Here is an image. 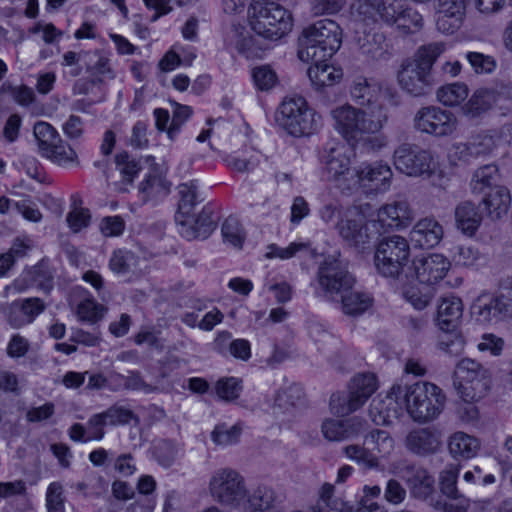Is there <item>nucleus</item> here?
Returning a JSON list of instances; mask_svg holds the SVG:
<instances>
[{
	"label": "nucleus",
	"mask_w": 512,
	"mask_h": 512,
	"mask_svg": "<svg viewBox=\"0 0 512 512\" xmlns=\"http://www.w3.org/2000/svg\"><path fill=\"white\" fill-rule=\"evenodd\" d=\"M352 9L356 23L371 25L381 20L404 34L414 33L422 26V16L400 0H357Z\"/></svg>",
	"instance_id": "nucleus-1"
},
{
	"label": "nucleus",
	"mask_w": 512,
	"mask_h": 512,
	"mask_svg": "<svg viewBox=\"0 0 512 512\" xmlns=\"http://www.w3.org/2000/svg\"><path fill=\"white\" fill-rule=\"evenodd\" d=\"M444 50L445 45L442 42L419 47L413 58L403 62L398 72L400 87L414 97L430 93L434 86L432 67Z\"/></svg>",
	"instance_id": "nucleus-2"
},
{
	"label": "nucleus",
	"mask_w": 512,
	"mask_h": 512,
	"mask_svg": "<svg viewBox=\"0 0 512 512\" xmlns=\"http://www.w3.org/2000/svg\"><path fill=\"white\" fill-rule=\"evenodd\" d=\"M341 44L339 24L332 19H321L303 29L298 38V57L303 62H325Z\"/></svg>",
	"instance_id": "nucleus-3"
},
{
	"label": "nucleus",
	"mask_w": 512,
	"mask_h": 512,
	"mask_svg": "<svg viewBox=\"0 0 512 512\" xmlns=\"http://www.w3.org/2000/svg\"><path fill=\"white\" fill-rule=\"evenodd\" d=\"M406 409L411 418L419 423L436 419L442 412L446 397L443 391L430 382H417L402 387Z\"/></svg>",
	"instance_id": "nucleus-4"
},
{
	"label": "nucleus",
	"mask_w": 512,
	"mask_h": 512,
	"mask_svg": "<svg viewBox=\"0 0 512 512\" xmlns=\"http://www.w3.org/2000/svg\"><path fill=\"white\" fill-rule=\"evenodd\" d=\"M492 384L488 368L472 358H463L456 364L453 386L462 401L478 402L484 398Z\"/></svg>",
	"instance_id": "nucleus-5"
},
{
	"label": "nucleus",
	"mask_w": 512,
	"mask_h": 512,
	"mask_svg": "<svg viewBox=\"0 0 512 512\" xmlns=\"http://www.w3.org/2000/svg\"><path fill=\"white\" fill-rule=\"evenodd\" d=\"M249 16L252 30L269 40L282 38L293 26L291 13L273 1L251 4Z\"/></svg>",
	"instance_id": "nucleus-6"
},
{
	"label": "nucleus",
	"mask_w": 512,
	"mask_h": 512,
	"mask_svg": "<svg viewBox=\"0 0 512 512\" xmlns=\"http://www.w3.org/2000/svg\"><path fill=\"white\" fill-rule=\"evenodd\" d=\"M276 121L295 137L314 134L322 125L321 116L301 96L285 98L277 109Z\"/></svg>",
	"instance_id": "nucleus-7"
},
{
	"label": "nucleus",
	"mask_w": 512,
	"mask_h": 512,
	"mask_svg": "<svg viewBox=\"0 0 512 512\" xmlns=\"http://www.w3.org/2000/svg\"><path fill=\"white\" fill-rule=\"evenodd\" d=\"M410 245L400 235L386 236L376 244L374 264L379 274L400 279L410 260Z\"/></svg>",
	"instance_id": "nucleus-8"
},
{
	"label": "nucleus",
	"mask_w": 512,
	"mask_h": 512,
	"mask_svg": "<svg viewBox=\"0 0 512 512\" xmlns=\"http://www.w3.org/2000/svg\"><path fill=\"white\" fill-rule=\"evenodd\" d=\"M208 488L213 500L224 507L240 508L248 497L244 476L230 467L215 470L210 477Z\"/></svg>",
	"instance_id": "nucleus-9"
},
{
	"label": "nucleus",
	"mask_w": 512,
	"mask_h": 512,
	"mask_svg": "<svg viewBox=\"0 0 512 512\" xmlns=\"http://www.w3.org/2000/svg\"><path fill=\"white\" fill-rule=\"evenodd\" d=\"M394 449V440L386 430L375 429L364 437L363 445H347L343 453L364 469L380 467V458L388 456Z\"/></svg>",
	"instance_id": "nucleus-10"
},
{
	"label": "nucleus",
	"mask_w": 512,
	"mask_h": 512,
	"mask_svg": "<svg viewBox=\"0 0 512 512\" xmlns=\"http://www.w3.org/2000/svg\"><path fill=\"white\" fill-rule=\"evenodd\" d=\"M393 164L410 177H430L436 169L432 153L412 143H402L394 150Z\"/></svg>",
	"instance_id": "nucleus-11"
},
{
	"label": "nucleus",
	"mask_w": 512,
	"mask_h": 512,
	"mask_svg": "<svg viewBox=\"0 0 512 512\" xmlns=\"http://www.w3.org/2000/svg\"><path fill=\"white\" fill-rule=\"evenodd\" d=\"M323 174L327 181L333 182L338 188L350 189L355 176L351 169L350 156L342 144L326 147L322 155Z\"/></svg>",
	"instance_id": "nucleus-12"
},
{
	"label": "nucleus",
	"mask_w": 512,
	"mask_h": 512,
	"mask_svg": "<svg viewBox=\"0 0 512 512\" xmlns=\"http://www.w3.org/2000/svg\"><path fill=\"white\" fill-rule=\"evenodd\" d=\"M317 281L324 296L329 299H334L336 295L351 290L354 284L353 276L347 271L342 261L334 256L325 258L320 264Z\"/></svg>",
	"instance_id": "nucleus-13"
},
{
	"label": "nucleus",
	"mask_w": 512,
	"mask_h": 512,
	"mask_svg": "<svg viewBox=\"0 0 512 512\" xmlns=\"http://www.w3.org/2000/svg\"><path fill=\"white\" fill-rule=\"evenodd\" d=\"M378 388L377 378L373 373H361L354 376L349 384V393L339 405L336 398H331V409L337 415H348L362 407Z\"/></svg>",
	"instance_id": "nucleus-14"
},
{
	"label": "nucleus",
	"mask_w": 512,
	"mask_h": 512,
	"mask_svg": "<svg viewBox=\"0 0 512 512\" xmlns=\"http://www.w3.org/2000/svg\"><path fill=\"white\" fill-rule=\"evenodd\" d=\"M336 228L342 240L357 252L370 249L379 234L376 221L364 222L348 217L340 219Z\"/></svg>",
	"instance_id": "nucleus-15"
},
{
	"label": "nucleus",
	"mask_w": 512,
	"mask_h": 512,
	"mask_svg": "<svg viewBox=\"0 0 512 512\" xmlns=\"http://www.w3.org/2000/svg\"><path fill=\"white\" fill-rule=\"evenodd\" d=\"M457 127V119L448 110L436 106H427L419 109L414 116V128L434 137L451 135Z\"/></svg>",
	"instance_id": "nucleus-16"
},
{
	"label": "nucleus",
	"mask_w": 512,
	"mask_h": 512,
	"mask_svg": "<svg viewBox=\"0 0 512 512\" xmlns=\"http://www.w3.org/2000/svg\"><path fill=\"white\" fill-rule=\"evenodd\" d=\"M337 130L348 141H358L366 134L365 110L343 105L331 111Z\"/></svg>",
	"instance_id": "nucleus-17"
},
{
	"label": "nucleus",
	"mask_w": 512,
	"mask_h": 512,
	"mask_svg": "<svg viewBox=\"0 0 512 512\" xmlns=\"http://www.w3.org/2000/svg\"><path fill=\"white\" fill-rule=\"evenodd\" d=\"M393 173L391 168L382 162L363 163L355 168L352 186L359 185L375 192H385L390 187Z\"/></svg>",
	"instance_id": "nucleus-18"
},
{
	"label": "nucleus",
	"mask_w": 512,
	"mask_h": 512,
	"mask_svg": "<svg viewBox=\"0 0 512 512\" xmlns=\"http://www.w3.org/2000/svg\"><path fill=\"white\" fill-rule=\"evenodd\" d=\"M367 429V422L360 417L348 419L327 418L321 424L323 437L331 442H341L358 437Z\"/></svg>",
	"instance_id": "nucleus-19"
},
{
	"label": "nucleus",
	"mask_w": 512,
	"mask_h": 512,
	"mask_svg": "<svg viewBox=\"0 0 512 512\" xmlns=\"http://www.w3.org/2000/svg\"><path fill=\"white\" fill-rule=\"evenodd\" d=\"M413 268L419 283L433 285L446 276L450 262L442 254L433 253L414 259Z\"/></svg>",
	"instance_id": "nucleus-20"
},
{
	"label": "nucleus",
	"mask_w": 512,
	"mask_h": 512,
	"mask_svg": "<svg viewBox=\"0 0 512 512\" xmlns=\"http://www.w3.org/2000/svg\"><path fill=\"white\" fill-rule=\"evenodd\" d=\"M361 55L371 62H386L393 55V46L383 32L363 33L355 37Z\"/></svg>",
	"instance_id": "nucleus-21"
},
{
	"label": "nucleus",
	"mask_w": 512,
	"mask_h": 512,
	"mask_svg": "<svg viewBox=\"0 0 512 512\" xmlns=\"http://www.w3.org/2000/svg\"><path fill=\"white\" fill-rule=\"evenodd\" d=\"M498 141L499 138L492 134L476 135L465 143L454 144V156L465 163L479 157L490 156L497 148Z\"/></svg>",
	"instance_id": "nucleus-22"
},
{
	"label": "nucleus",
	"mask_w": 512,
	"mask_h": 512,
	"mask_svg": "<svg viewBox=\"0 0 512 512\" xmlns=\"http://www.w3.org/2000/svg\"><path fill=\"white\" fill-rule=\"evenodd\" d=\"M467 0H438L436 25L439 31L454 33L461 25Z\"/></svg>",
	"instance_id": "nucleus-23"
},
{
	"label": "nucleus",
	"mask_w": 512,
	"mask_h": 512,
	"mask_svg": "<svg viewBox=\"0 0 512 512\" xmlns=\"http://www.w3.org/2000/svg\"><path fill=\"white\" fill-rule=\"evenodd\" d=\"M376 223L379 226H388L391 228H406L415 218L414 211L410 205L404 201H394L382 206L377 213Z\"/></svg>",
	"instance_id": "nucleus-24"
},
{
	"label": "nucleus",
	"mask_w": 512,
	"mask_h": 512,
	"mask_svg": "<svg viewBox=\"0 0 512 512\" xmlns=\"http://www.w3.org/2000/svg\"><path fill=\"white\" fill-rule=\"evenodd\" d=\"M509 305L504 297L480 296L471 310L480 323L498 322L508 315Z\"/></svg>",
	"instance_id": "nucleus-25"
},
{
	"label": "nucleus",
	"mask_w": 512,
	"mask_h": 512,
	"mask_svg": "<svg viewBox=\"0 0 512 512\" xmlns=\"http://www.w3.org/2000/svg\"><path fill=\"white\" fill-rule=\"evenodd\" d=\"M454 219L459 231L469 237L474 236L483 220L480 204L471 200L459 202L454 209Z\"/></svg>",
	"instance_id": "nucleus-26"
},
{
	"label": "nucleus",
	"mask_w": 512,
	"mask_h": 512,
	"mask_svg": "<svg viewBox=\"0 0 512 512\" xmlns=\"http://www.w3.org/2000/svg\"><path fill=\"white\" fill-rule=\"evenodd\" d=\"M443 227L432 217L420 219L412 228L410 238L420 248H433L443 238Z\"/></svg>",
	"instance_id": "nucleus-27"
},
{
	"label": "nucleus",
	"mask_w": 512,
	"mask_h": 512,
	"mask_svg": "<svg viewBox=\"0 0 512 512\" xmlns=\"http://www.w3.org/2000/svg\"><path fill=\"white\" fill-rule=\"evenodd\" d=\"M502 186H504L502 176L495 164H486L477 168L469 182L470 191L474 195H485Z\"/></svg>",
	"instance_id": "nucleus-28"
},
{
	"label": "nucleus",
	"mask_w": 512,
	"mask_h": 512,
	"mask_svg": "<svg viewBox=\"0 0 512 512\" xmlns=\"http://www.w3.org/2000/svg\"><path fill=\"white\" fill-rule=\"evenodd\" d=\"M179 225L181 235L187 240L206 239L216 227L212 211L208 208H203L195 219L191 214L190 218L179 220Z\"/></svg>",
	"instance_id": "nucleus-29"
},
{
	"label": "nucleus",
	"mask_w": 512,
	"mask_h": 512,
	"mask_svg": "<svg viewBox=\"0 0 512 512\" xmlns=\"http://www.w3.org/2000/svg\"><path fill=\"white\" fill-rule=\"evenodd\" d=\"M250 512H278L282 496L273 487L260 484L246 498Z\"/></svg>",
	"instance_id": "nucleus-30"
},
{
	"label": "nucleus",
	"mask_w": 512,
	"mask_h": 512,
	"mask_svg": "<svg viewBox=\"0 0 512 512\" xmlns=\"http://www.w3.org/2000/svg\"><path fill=\"white\" fill-rule=\"evenodd\" d=\"M463 313L460 298H443L437 310V324L443 332L455 331Z\"/></svg>",
	"instance_id": "nucleus-31"
},
{
	"label": "nucleus",
	"mask_w": 512,
	"mask_h": 512,
	"mask_svg": "<svg viewBox=\"0 0 512 512\" xmlns=\"http://www.w3.org/2000/svg\"><path fill=\"white\" fill-rule=\"evenodd\" d=\"M402 392V386L395 385L385 399H373L369 407V416L376 425L391 423L392 418L396 416V410L390 409L389 406L402 395Z\"/></svg>",
	"instance_id": "nucleus-32"
},
{
	"label": "nucleus",
	"mask_w": 512,
	"mask_h": 512,
	"mask_svg": "<svg viewBox=\"0 0 512 512\" xmlns=\"http://www.w3.org/2000/svg\"><path fill=\"white\" fill-rule=\"evenodd\" d=\"M439 436L429 429H418L410 432L406 438L407 448L418 455L435 453L440 447Z\"/></svg>",
	"instance_id": "nucleus-33"
},
{
	"label": "nucleus",
	"mask_w": 512,
	"mask_h": 512,
	"mask_svg": "<svg viewBox=\"0 0 512 512\" xmlns=\"http://www.w3.org/2000/svg\"><path fill=\"white\" fill-rule=\"evenodd\" d=\"M170 182L159 173H150L139 186V192L144 201H154L164 199L170 193Z\"/></svg>",
	"instance_id": "nucleus-34"
},
{
	"label": "nucleus",
	"mask_w": 512,
	"mask_h": 512,
	"mask_svg": "<svg viewBox=\"0 0 512 512\" xmlns=\"http://www.w3.org/2000/svg\"><path fill=\"white\" fill-rule=\"evenodd\" d=\"M30 286H37L39 289L49 292L53 287V277L44 266H35L14 282V287L19 292Z\"/></svg>",
	"instance_id": "nucleus-35"
},
{
	"label": "nucleus",
	"mask_w": 512,
	"mask_h": 512,
	"mask_svg": "<svg viewBox=\"0 0 512 512\" xmlns=\"http://www.w3.org/2000/svg\"><path fill=\"white\" fill-rule=\"evenodd\" d=\"M407 483L411 493L419 499H427L434 492L435 480L428 471L421 467H411L408 470Z\"/></svg>",
	"instance_id": "nucleus-36"
},
{
	"label": "nucleus",
	"mask_w": 512,
	"mask_h": 512,
	"mask_svg": "<svg viewBox=\"0 0 512 512\" xmlns=\"http://www.w3.org/2000/svg\"><path fill=\"white\" fill-rule=\"evenodd\" d=\"M52 145H48L44 147L40 154L49 159L54 164L59 166H69V165H77L78 164V156L75 150L66 142H64L61 137H59V141L52 142Z\"/></svg>",
	"instance_id": "nucleus-37"
},
{
	"label": "nucleus",
	"mask_w": 512,
	"mask_h": 512,
	"mask_svg": "<svg viewBox=\"0 0 512 512\" xmlns=\"http://www.w3.org/2000/svg\"><path fill=\"white\" fill-rule=\"evenodd\" d=\"M481 203L485 206L489 215L493 218H500L508 212L511 204L510 191L504 185L483 195Z\"/></svg>",
	"instance_id": "nucleus-38"
},
{
	"label": "nucleus",
	"mask_w": 512,
	"mask_h": 512,
	"mask_svg": "<svg viewBox=\"0 0 512 512\" xmlns=\"http://www.w3.org/2000/svg\"><path fill=\"white\" fill-rule=\"evenodd\" d=\"M308 77L316 89L335 84L342 77V72L325 62H312Z\"/></svg>",
	"instance_id": "nucleus-39"
},
{
	"label": "nucleus",
	"mask_w": 512,
	"mask_h": 512,
	"mask_svg": "<svg viewBox=\"0 0 512 512\" xmlns=\"http://www.w3.org/2000/svg\"><path fill=\"white\" fill-rule=\"evenodd\" d=\"M480 447V443L477 438L468 435L464 432L454 433L448 443L450 453L454 457H461L469 459L474 457Z\"/></svg>",
	"instance_id": "nucleus-40"
},
{
	"label": "nucleus",
	"mask_w": 512,
	"mask_h": 512,
	"mask_svg": "<svg viewBox=\"0 0 512 512\" xmlns=\"http://www.w3.org/2000/svg\"><path fill=\"white\" fill-rule=\"evenodd\" d=\"M339 295L341 296L342 310L347 315H360L372 305V298L363 292L348 290Z\"/></svg>",
	"instance_id": "nucleus-41"
},
{
	"label": "nucleus",
	"mask_w": 512,
	"mask_h": 512,
	"mask_svg": "<svg viewBox=\"0 0 512 512\" xmlns=\"http://www.w3.org/2000/svg\"><path fill=\"white\" fill-rule=\"evenodd\" d=\"M352 100L359 106H372L376 103L378 89L369 84L366 78L356 79L350 90Z\"/></svg>",
	"instance_id": "nucleus-42"
},
{
	"label": "nucleus",
	"mask_w": 512,
	"mask_h": 512,
	"mask_svg": "<svg viewBox=\"0 0 512 512\" xmlns=\"http://www.w3.org/2000/svg\"><path fill=\"white\" fill-rule=\"evenodd\" d=\"M495 102V94L490 90H478L463 107L464 113L470 117H477L486 112Z\"/></svg>",
	"instance_id": "nucleus-43"
},
{
	"label": "nucleus",
	"mask_w": 512,
	"mask_h": 512,
	"mask_svg": "<svg viewBox=\"0 0 512 512\" xmlns=\"http://www.w3.org/2000/svg\"><path fill=\"white\" fill-rule=\"evenodd\" d=\"M303 391L297 385H291L279 391L275 397L274 413L281 414L289 412L294 408L302 399Z\"/></svg>",
	"instance_id": "nucleus-44"
},
{
	"label": "nucleus",
	"mask_w": 512,
	"mask_h": 512,
	"mask_svg": "<svg viewBox=\"0 0 512 512\" xmlns=\"http://www.w3.org/2000/svg\"><path fill=\"white\" fill-rule=\"evenodd\" d=\"M180 201L178 204V212L176 214V222L179 220L190 218L194 206L196 205V186L194 183H183L178 186Z\"/></svg>",
	"instance_id": "nucleus-45"
},
{
	"label": "nucleus",
	"mask_w": 512,
	"mask_h": 512,
	"mask_svg": "<svg viewBox=\"0 0 512 512\" xmlns=\"http://www.w3.org/2000/svg\"><path fill=\"white\" fill-rule=\"evenodd\" d=\"M468 96V88L463 83H452L437 90V99L445 106H456Z\"/></svg>",
	"instance_id": "nucleus-46"
},
{
	"label": "nucleus",
	"mask_w": 512,
	"mask_h": 512,
	"mask_svg": "<svg viewBox=\"0 0 512 512\" xmlns=\"http://www.w3.org/2000/svg\"><path fill=\"white\" fill-rule=\"evenodd\" d=\"M242 431L243 428L240 423H237L232 426H228L225 423H221L216 425L213 431L211 432V439L216 445H233L239 441Z\"/></svg>",
	"instance_id": "nucleus-47"
},
{
	"label": "nucleus",
	"mask_w": 512,
	"mask_h": 512,
	"mask_svg": "<svg viewBox=\"0 0 512 512\" xmlns=\"http://www.w3.org/2000/svg\"><path fill=\"white\" fill-rule=\"evenodd\" d=\"M368 111H365L366 134H375L379 132L388 121V109L381 104H373L367 106Z\"/></svg>",
	"instance_id": "nucleus-48"
},
{
	"label": "nucleus",
	"mask_w": 512,
	"mask_h": 512,
	"mask_svg": "<svg viewBox=\"0 0 512 512\" xmlns=\"http://www.w3.org/2000/svg\"><path fill=\"white\" fill-rule=\"evenodd\" d=\"M402 295L415 309L418 310H422L427 307L433 297L431 288H421L417 284L403 287Z\"/></svg>",
	"instance_id": "nucleus-49"
},
{
	"label": "nucleus",
	"mask_w": 512,
	"mask_h": 512,
	"mask_svg": "<svg viewBox=\"0 0 512 512\" xmlns=\"http://www.w3.org/2000/svg\"><path fill=\"white\" fill-rule=\"evenodd\" d=\"M137 265V257L127 250H116L109 260V268L116 274L124 275Z\"/></svg>",
	"instance_id": "nucleus-50"
},
{
	"label": "nucleus",
	"mask_w": 512,
	"mask_h": 512,
	"mask_svg": "<svg viewBox=\"0 0 512 512\" xmlns=\"http://www.w3.org/2000/svg\"><path fill=\"white\" fill-rule=\"evenodd\" d=\"M102 415L106 419L107 425L111 426L126 425L131 421L139 422V418L132 410L117 404L102 412Z\"/></svg>",
	"instance_id": "nucleus-51"
},
{
	"label": "nucleus",
	"mask_w": 512,
	"mask_h": 512,
	"mask_svg": "<svg viewBox=\"0 0 512 512\" xmlns=\"http://www.w3.org/2000/svg\"><path fill=\"white\" fill-rule=\"evenodd\" d=\"M221 233L225 242L239 249L242 247L245 234L238 219L228 217L222 224Z\"/></svg>",
	"instance_id": "nucleus-52"
},
{
	"label": "nucleus",
	"mask_w": 512,
	"mask_h": 512,
	"mask_svg": "<svg viewBox=\"0 0 512 512\" xmlns=\"http://www.w3.org/2000/svg\"><path fill=\"white\" fill-rule=\"evenodd\" d=\"M465 347L463 336L455 331L444 332L438 342V348L444 353L456 357L462 354Z\"/></svg>",
	"instance_id": "nucleus-53"
},
{
	"label": "nucleus",
	"mask_w": 512,
	"mask_h": 512,
	"mask_svg": "<svg viewBox=\"0 0 512 512\" xmlns=\"http://www.w3.org/2000/svg\"><path fill=\"white\" fill-rule=\"evenodd\" d=\"M242 381L235 377L219 379L216 383L217 395L226 401H232L239 397L242 390Z\"/></svg>",
	"instance_id": "nucleus-54"
},
{
	"label": "nucleus",
	"mask_w": 512,
	"mask_h": 512,
	"mask_svg": "<svg viewBox=\"0 0 512 512\" xmlns=\"http://www.w3.org/2000/svg\"><path fill=\"white\" fill-rule=\"evenodd\" d=\"M466 59L477 74L492 73L497 65L494 57L480 52H468Z\"/></svg>",
	"instance_id": "nucleus-55"
},
{
	"label": "nucleus",
	"mask_w": 512,
	"mask_h": 512,
	"mask_svg": "<svg viewBox=\"0 0 512 512\" xmlns=\"http://www.w3.org/2000/svg\"><path fill=\"white\" fill-rule=\"evenodd\" d=\"M115 164L116 168L123 176V179L128 183L133 181L134 177L140 170L139 163L135 159L131 158L127 152L118 153L115 156Z\"/></svg>",
	"instance_id": "nucleus-56"
},
{
	"label": "nucleus",
	"mask_w": 512,
	"mask_h": 512,
	"mask_svg": "<svg viewBox=\"0 0 512 512\" xmlns=\"http://www.w3.org/2000/svg\"><path fill=\"white\" fill-rule=\"evenodd\" d=\"M453 259L457 265L473 267L483 260L480 251L472 246H457L453 253Z\"/></svg>",
	"instance_id": "nucleus-57"
},
{
	"label": "nucleus",
	"mask_w": 512,
	"mask_h": 512,
	"mask_svg": "<svg viewBox=\"0 0 512 512\" xmlns=\"http://www.w3.org/2000/svg\"><path fill=\"white\" fill-rule=\"evenodd\" d=\"M33 133L37 140L39 152L42 151L44 147L52 145V142L59 141L60 137L52 125L42 121L34 125Z\"/></svg>",
	"instance_id": "nucleus-58"
},
{
	"label": "nucleus",
	"mask_w": 512,
	"mask_h": 512,
	"mask_svg": "<svg viewBox=\"0 0 512 512\" xmlns=\"http://www.w3.org/2000/svg\"><path fill=\"white\" fill-rule=\"evenodd\" d=\"M177 453V446L169 440H160L154 447V455L164 467H170L174 463Z\"/></svg>",
	"instance_id": "nucleus-59"
},
{
	"label": "nucleus",
	"mask_w": 512,
	"mask_h": 512,
	"mask_svg": "<svg viewBox=\"0 0 512 512\" xmlns=\"http://www.w3.org/2000/svg\"><path fill=\"white\" fill-rule=\"evenodd\" d=\"M252 77L259 90L267 91L277 83V75L270 66L263 65L253 69Z\"/></svg>",
	"instance_id": "nucleus-60"
},
{
	"label": "nucleus",
	"mask_w": 512,
	"mask_h": 512,
	"mask_svg": "<svg viewBox=\"0 0 512 512\" xmlns=\"http://www.w3.org/2000/svg\"><path fill=\"white\" fill-rule=\"evenodd\" d=\"M407 497L404 486L394 478H390L383 490V499L391 505H400Z\"/></svg>",
	"instance_id": "nucleus-61"
},
{
	"label": "nucleus",
	"mask_w": 512,
	"mask_h": 512,
	"mask_svg": "<svg viewBox=\"0 0 512 512\" xmlns=\"http://www.w3.org/2000/svg\"><path fill=\"white\" fill-rule=\"evenodd\" d=\"M65 497L61 484L53 482L49 485L46 493V507L48 512H65Z\"/></svg>",
	"instance_id": "nucleus-62"
},
{
	"label": "nucleus",
	"mask_w": 512,
	"mask_h": 512,
	"mask_svg": "<svg viewBox=\"0 0 512 512\" xmlns=\"http://www.w3.org/2000/svg\"><path fill=\"white\" fill-rule=\"evenodd\" d=\"M103 306L94 300L86 299L77 306V315L80 320L94 323L103 316Z\"/></svg>",
	"instance_id": "nucleus-63"
},
{
	"label": "nucleus",
	"mask_w": 512,
	"mask_h": 512,
	"mask_svg": "<svg viewBox=\"0 0 512 512\" xmlns=\"http://www.w3.org/2000/svg\"><path fill=\"white\" fill-rule=\"evenodd\" d=\"M99 229L105 237L120 236L125 229V222L121 216H106L101 219Z\"/></svg>",
	"instance_id": "nucleus-64"
}]
</instances>
